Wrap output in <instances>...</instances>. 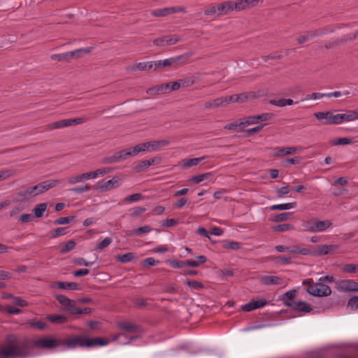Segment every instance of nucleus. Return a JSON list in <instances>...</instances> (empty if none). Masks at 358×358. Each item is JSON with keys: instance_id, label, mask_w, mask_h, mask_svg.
<instances>
[{"instance_id": "obj_31", "label": "nucleus", "mask_w": 358, "mask_h": 358, "mask_svg": "<svg viewBox=\"0 0 358 358\" xmlns=\"http://www.w3.org/2000/svg\"><path fill=\"white\" fill-rule=\"evenodd\" d=\"M87 348H91L95 345L103 346L108 343V341L101 338H87Z\"/></svg>"}, {"instance_id": "obj_63", "label": "nucleus", "mask_w": 358, "mask_h": 358, "mask_svg": "<svg viewBox=\"0 0 358 358\" xmlns=\"http://www.w3.org/2000/svg\"><path fill=\"white\" fill-rule=\"evenodd\" d=\"M217 4H212L208 8L204 10V14L207 15H212L217 14L218 15V10H217Z\"/></svg>"}, {"instance_id": "obj_16", "label": "nucleus", "mask_w": 358, "mask_h": 358, "mask_svg": "<svg viewBox=\"0 0 358 358\" xmlns=\"http://www.w3.org/2000/svg\"><path fill=\"white\" fill-rule=\"evenodd\" d=\"M180 38L177 35H167L162 38H157L153 41L157 46H167L177 43Z\"/></svg>"}, {"instance_id": "obj_44", "label": "nucleus", "mask_w": 358, "mask_h": 358, "mask_svg": "<svg viewBox=\"0 0 358 358\" xmlns=\"http://www.w3.org/2000/svg\"><path fill=\"white\" fill-rule=\"evenodd\" d=\"M47 208V203H43L37 205L33 210L36 217H41Z\"/></svg>"}, {"instance_id": "obj_55", "label": "nucleus", "mask_w": 358, "mask_h": 358, "mask_svg": "<svg viewBox=\"0 0 358 358\" xmlns=\"http://www.w3.org/2000/svg\"><path fill=\"white\" fill-rule=\"evenodd\" d=\"M169 264L173 268H180L186 266L185 261L172 259L169 260Z\"/></svg>"}, {"instance_id": "obj_11", "label": "nucleus", "mask_w": 358, "mask_h": 358, "mask_svg": "<svg viewBox=\"0 0 358 358\" xmlns=\"http://www.w3.org/2000/svg\"><path fill=\"white\" fill-rule=\"evenodd\" d=\"M335 288L339 292H358V282L352 280H338Z\"/></svg>"}, {"instance_id": "obj_38", "label": "nucleus", "mask_w": 358, "mask_h": 358, "mask_svg": "<svg viewBox=\"0 0 358 358\" xmlns=\"http://www.w3.org/2000/svg\"><path fill=\"white\" fill-rule=\"evenodd\" d=\"M357 38H358V31L355 33H352V34H347V35L343 36L341 38L337 39L336 44L341 45V44L346 43L349 41L355 40Z\"/></svg>"}, {"instance_id": "obj_25", "label": "nucleus", "mask_w": 358, "mask_h": 358, "mask_svg": "<svg viewBox=\"0 0 358 358\" xmlns=\"http://www.w3.org/2000/svg\"><path fill=\"white\" fill-rule=\"evenodd\" d=\"M315 220L316 217H311L308 220H303L301 221L302 230L303 231L315 233Z\"/></svg>"}, {"instance_id": "obj_14", "label": "nucleus", "mask_w": 358, "mask_h": 358, "mask_svg": "<svg viewBox=\"0 0 358 358\" xmlns=\"http://www.w3.org/2000/svg\"><path fill=\"white\" fill-rule=\"evenodd\" d=\"M182 57L183 56H178L176 57H171L164 60L152 62L154 69L156 71L158 69H164L170 66L177 65Z\"/></svg>"}, {"instance_id": "obj_58", "label": "nucleus", "mask_w": 358, "mask_h": 358, "mask_svg": "<svg viewBox=\"0 0 358 358\" xmlns=\"http://www.w3.org/2000/svg\"><path fill=\"white\" fill-rule=\"evenodd\" d=\"M146 93L150 96L162 94V92H161L160 85L148 88L146 90Z\"/></svg>"}, {"instance_id": "obj_27", "label": "nucleus", "mask_w": 358, "mask_h": 358, "mask_svg": "<svg viewBox=\"0 0 358 358\" xmlns=\"http://www.w3.org/2000/svg\"><path fill=\"white\" fill-rule=\"evenodd\" d=\"M206 157H207L203 156L201 157L185 159L182 160V168L188 169L192 166H196Z\"/></svg>"}, {"instance_id": "obj_36", "label": "nucleus", "mask_w": 358, "mask_h": 358, "mask_svg": "<svg viewBox=\"0 0 358 358\" xmlns=\"http://www.w3.org/2000/svg\"><path fill=\"white\" fill-rule=\"evenodd\" d=\"M213 174L210 172L203 173L201 175L194 176L192 177V181L196 184H199L205 180H210L213 178Z\"/></svg>"}, {"instance_id": "obj_43", "label": "nucleus", "mask_w": 358, "mask_h": 358, "mask_svg": "<svg viewBox=\"0 0 358 358\" xmlns=\"http://www.w3.org/2000/svg\"><path fill=\"white\" fill-rule=\"evenodd\" d=\"M135 258V255L132 252H127L126 254L117 256L116 259L118 262L122 263H128Z\"/></svg>"}, {"instance_id": "obj_32", "label": "nucleus", "mask_w": 358, "mask_h": 358, "mask_svg": "<svg viewBox=\"0 0 358 358\" xmlns=\"http://www.w3.org/2000/svg\"><path fill=\"white\" fill-rule=\"evenodd\" d=\"M289 253L299 254L302 255H310L311 252L310 249L306 248H301L298 245H294L289 248Z\"/></svg>"}, {"instance_id": "obj_35", "label": "nucleus", "mask_w": 358, "mask_h": 358, "mask_svg": "<svg viewBox=\"0 0 358 358\" xmlns=\"http://www.w3.org/2000/svg\"><path fill=\"white\" fill-rule=\"evenodd\" d=\"M296 202L287 203H282V204H276V205L271 206L270 207V210H289V209L294 208L296 206Z\"/></svg>"}, {"instance_id": "obj_60", "label": "nucleus", "mask_w": 358, "mask_h": 358, "mask_svg": "<svg viewBox=\"0 0 358 358\" xmlns=\"http://www.w3.org/2000/svg\"><path fill=\"white\" fill-rule=\"evenodd\" d=\"M74 217H59L54 221V224L55 225H63L69 224L71 221L73 220Z\"/></svg>"}, {"instance_id": "obj_61", "label": "nucleus", "mask_w": 358, "mask_h": 358, "mask_svg": "<svg viewBox=\"0 0 358 358\" xmlns=\"http://www.w3.org/2000/svg\"><path fill=\"white\" fill-rule=\"evenodd\" d=\"M158 263H159V261H156L152 257H148V258L145 259L142 262V266H144V267L148 268L150 266H155V265H156Z\"/></svg>"}, {"instance_id": "obj_23", "label": "nucleus", "mask_w": 358, "mask_h": 358, "mask_svg": "<svg viewBox=\"0 0 358 358\" xmlns=\"http://www.w3.org/2000/svg\"><path fill=\"white\" fill-rule=\"evenodd\" d=\"M260 282L265 285H280L282 283V279L275 275H264L260 278Z\"/></svg>"}, {"instance_id": "obj_40", "label": "nucleus", "mask_w": 358, "mask_h": 358, "mask_svg": "<svg viewBox=\"0 0 358 358\" xmlns=\"http://www.w3.org/2000/svg\"><path fill=\"white\" fill-rule=\"evenodd\" d=\"M91 120L90 117H81L75 119H67L69 127L85 123Z\"/></svg>"}, {"instance_id": "obj_1", "label": "nucleus", "mask_w": 358, "mask_h": 358, "mask_svg": "<svg viewBox=\"0 0 358 358\" xmlns=\"http://www.w3.org/2000/svg\"><path fill=\"white\" fill-rule=\"evenodd\" d=\"M29 346L27 339H21L15 334L5 337V343L0 344V358H19L28 356Z\"/></svg>"}, {"instance_id": "obj_24", "label": "nucleus", "mask_w": 358, "mask_h": 358, "mask_svg": "<svg viewBox=\"0 0 358 358\" xmlns=\"http://www.w3.org/2000/svg\"><path fill=\"white\" fill-rule=\"evenodd\" d=\"M224 96L218 97L205 102L204 107L206 109L215 108L221 106H227Z\"/></svg>"}, {"instance_id": "obj_17", "label": "nucleus", "mask_w": 358, "mask_h": 358, "mask_svg": "<svg viewBox=\"0 0 358 358\" xmlns=\"http://www.w3.org/2000/svg\"><path fill=\"white\" fill-rule=\"evenodd\" d=\"M338 124L345 122H351L358 119V108L348 110L345 113H338Z\"/></svg>"}, {"instance_id": "obj_20", "label": "nucleus", "mask_w": 358, "mask_h": 358, "mask_svg": "<svg viewBox=\"0 0 358 358\" xmlns=\"http://www.w3.org/2000/svg\"><path fill=\"white\" fill-rule=\"evenodd\" d=\"M287 307H289L294 310L303 312L304 313H310L313 310L309 304L303 301H295L294 303L287 304Z\"/></svg>"}, {"instance_id": "obj_53", "label": "nucleus", "mask_w": 358, "mask_h": 358, "mask_svg": "<svg viewBox=\"0 0 358 358\" xmlns=\"http://www.w3.org/2000/svg\"><path fill=\"white\" fill-rule=\"evenodd\" d=\"M273 229L275 231L283 232L293 229V226L290 224H282L275 226Z\"/></svg>"}, {"instance_id": "obj_57", "label": "nucleus", "mask_w": 358, "mask_h": 358, "mask_svg": "<svg viewBox=\"0 0 358 358\" xmlns=\"http://www.w3.org/2000/svg\"><path fill=\"white\" fill-rule=\"evenodd\" d=\"M355 141H353L352 138H338L336 141L333 142V144L335 145H348L353 143Z\"/></svg>"}, {"instance_id": "obj_49", "label": "nucleus", "mask_w": 358, "mask_h": 358, "mask_svg": "<svg viewBox=\"0 0 358 358\" xmlns=\"http://www.w3.org/2000/svg\"><path fill=\"white\" fill-rule=\"evenodd\" d=\"M342 271L347 273H355L358 271V265L353 264H345L342 268Z\"/></svg>"}, {"instance_id": "obj_22", "label": "nucleus", "mask_w": 358, "mask_h": 358, "mask_svg": "<svg viewBox=\"0 0 358 358\" xmlns=\"http://www.w3.org/2000/svg\"><path fill=\"white\" fill-rule=\"evenodd\" d=\"M217 5V10H218L219 16L227 15L234 10V2L232 1H224Z\"/></svg>"}, {"instance_id": "obj_8", "label": "nucleus", "mask_w": 358, "mask_h": 358, "mask_svg": "<svg viewBox=\"0 0 358 358\" xmlns=\"http://www.w3.org/2000/svg\"><path fill=\"white\" fill-rule=\"evenodd\" d=\"M57 300L59 303L63 306L66 310L72 315L78 314L80 308L77 307L76 303L78 302L73 300H71L68 297L62 294H58L56 296Z\"/></svg>"}, {"instance_id": "obj_62", "label": "nucleus", "mask_w": 358, "mask_h": 358, "mask_svg": "<svg viewBox=\"0 0 358 358\" xmlns=\"http://www.w3.org/2000/svg\"><path fill=\"white\" fill-rule=\"evenodd\" d=\"M247 8H249V7H248L246 0H241L236 3H234V10L236 9L238 10H241L245 9Z\"/></svg>"}, {"instance_id": "obj_41", "label": "nucleus", "mask_w": 358, "mask_h": 358, "mask_svg": "<svg viewBox=\"0 0 358 358\" xmlns=\"http://www.w3.org/2000/svg\"><path fill=\"white\" fill-rule=\"evenodd\" d=\"M185 284L193 290H200L204 287L202 282L194 280H187Z\"/></svg>"}, {"instance_id": "obj_21", "label": "nucleus", "mask_w": 358, "mask_h": 358, "mask_svg": "<svg viewBox=\"0 0 358 358\" xmlns=\"http://www.w3.org/2000/svg\"><path fill=\"white\" fill-rule=\"evenodd\" d=\"M117 327L129 333H139L141 330V327L139 325L129 322H120L117 323Z\"/></svg>"}, {"instance_id": "obj_42", "label": "nucleus", "mask_w": 358, "mask_h": 358, "mask_svg": "<svg viewBox=\"0 0 358 358\" xmlns=\"http://www.w3.org/2000/svg\"><path fill=\"white\" fill-rule=\"evenodd\" d=\"M178 82L180 84V88L182 87H187L194 85L196 82V80L194 77L191 76L180 79L178 80Z\"/></svg>"}, {"instance_id": "obj_18", "label": "nucleus", "mask_w": 358, "mask_h": 358, "mask_svg": "<svg viewBox=\"0 0 358 358\" xmlns=\"http://www.w3.org/2000/svg\"><path fill=\"white\" fill-rule=\"evenodd\" d=\"M126 159V157L124 155V151L120 150L115 152L113 155L103 157L101 160V163L103 164H108L113 163H117L122 160Z\"/></svg>"}, {"instance_id": "obj_9", "label": "nucleus", "mask_w": 358, "mask_h": 358, "mask_svg": "<svg viewBox=\"0 0 358 358\" xmlns=\"http://www.w3.org/2000/svg\"><path fill=\"white\" fill-rule=\"evenodd\" d=\"M61 345L62 341L51 337H43L34 342V345L38 348L53 349Z\"/></svg>"}, {"instance_id": "obj_6", "label": "nucleus", "mask_w": 358, "mask_h": 358, "mask_svg": "<svg viewBox=\"0 0 358 358\" xmlns=\"http://www.w3.org/2000/svg\"><path fill=\"white\" fill-rule=\"evenodd\" d=\"M314 116L322 124H338V114H334L331 111L317 112Z\"/></svg>"}, {"instance_id": "obj_15", "label": "nucleus", "mask_w": 358, "mask_h": 358, "mask_svg": "<svg viewBox=\"0 0 358 358\" xmlns=\"http://www.w3.org/2000/svg\"><path fill=\"white\" fill-rule=\"evenodd\" d=\"M338 248L336 245H320L315 249H310V255L313 256L326 255L331 253Z\"/></svg>"}, {"instance_id": "obj_26", "label": "nucleus", "mask_w": 358, "mask_h": 358, "mask_svg": "<svg viewBox=\"0 0 358 358\" xmlns=\"http://www.w3.org/2000/svg\"><path fill=\"white\" fill-rule=\"evenodd\" d=\"M332 222L329 220H320L316 218L315 220V233L326 231L332 226Z\"/></svg>"}, {"instance_id": "obj_56", "label": "nucleus", "mask_w": 358, "mask_h": 358, "mask_svg": "<svg viewBox=\"0 0 358 358\" xmlns=\"http://www.w3.org/2000/svg\"><path fill=\"white\" fill-rule=\"evenodd\" d=\"M90 190V186L89 185H80L75 187L71 189V191L76 193V194H82L84 192H87Z\"/></svg>"}, {"instance_id": "obj_28", "label": "nucleus", "mask_w": 358, "mask_h": 358, "mask_svg": "<svg viewBox=\"0 0 358 358\" xmlns=\"http://www.w3.org/2000/svg\"><path fill=\"white\" fill-rule=\"evenodd\" d=\"M67 127H69L67 119H64L45 125V129L50 131Z\"/></svg>"}, {"instance_id": "obj_3", "label": "nucleus", "mask_w": 358, "mask_h": 358, "mask_svg": "<svg viewBox=\"0 0 358 358\" xmlns=\"http://www.w3.org/2000/svg\"><path fill=\"white\" fill-rule=\"evenodd\" d=\"M312 279H306L303 280V285H308L306 291L311 295L315 296H328L331 294V288L324 283L320 282L312 283Z\"/></svg>"}, {"instance_id": "obj_12", "label": "nucleus", "mask_w": 358, "mask_h": 358, "mask_svg": "<svg viewBox=\"0 0 358 358\" xmlns=\"http://www.w3.org/2000/svg\"><path fill=\"white\" fill-rule=\"evenodd\" d=\"M273 152L272 153V157L275 158H280L286 155H294L298 152H300L303 150V148L299 147H276L273 149Z\"/></svg>"}, {"instance_id": "obj_37", "label": "nucleus", "mask_w": 358, "mask_h": 358, "mask_svg": "<svg viewBox=\"0 0 358 358\" xmlns=\"http://www.w3.org/2000/svg\"><path fill=\"white\" fill-rule=\"evenodd\" d=\"M123 151L126 159H127L129 157L136 155L139 152H142L139 145H137L134 147H131L126 150H123Z\"/></svg>"}, {"instance_id": "obj_30", "label": "nucleus", "mask_w": 358, "mask_h": 358, "mask_svg": "<svg viewBox=\"0 0 358 358\" xmlns=\"http://www.w3.org/2000/svg\"><path fill=\"white\" fill-rule=\"evenodd\" d=\"M112 171L111 168L99 169L94 171L87 172L89 179L96 178L99 176H103Z\"/></svg>"}, {"instance_id": "obj_29", "label": "nucleus", "mask_w": 358, "mask_h": 358, "mask_svg": "<svg viewBox=\"0 0 358 358\" xmlns=\"http://www.w3.org/2000/svg\"><path fill=\"white\" fill-rule=\"evenodd\" d=\"M84 180H90L87 172L79 175L71 176L67 178V182L69 185H74Z\"/></svg>"}, {"instance_id": "obj_33", "label": "nucleus", "mask_w": 358, "mask_h": 358, "mask_svg": "<svg viewBox=\"0 0 358 358\" xmlns=\"http://www.w3.org/2000/svg\"><path fill=\"white\" fill-rule=\"evenodd\" d=\"M57 286L59 289H72V290H78L80 289V286L76 282H57Z\"/></svg>"}, {"instance_id": "obj_54", "label": "nucleus", "mask_w": 358, "mask_h": 358, "mask_svg": "<svg viewBox=\"0 0 358 358\" xmlns=\"http://www.w3.org/2000/svg\"><path fill=\"white\" fill-rule=\"evenodd\" d=\"M76 246V242L73 240L69 241L64 246L61 248L60 252L62 253H66L74 248Z\"/></svg>"}, {"instance_id": "obj_48", "label": "nucleus", "mask_w": 358, "mask_h": 358, "mask_svg": "<svg viewBox=\"0 0 358 358\" xmlns=\"http://www.w3.org/2000/svg\"><path fill=\"white\" fill-rule=\"evenodd\" d=\"M48 320L52 323L57 324H63L67 322L66 317L60 315H50L48 317Z\"/></svg>"}, {"instance_id": "obj_5", "label": "nucleus", "mask_w": 358, "mask_h": 358, "mask_svg": "<svg viewBox=\"0 0 358 358\" xmlns=\"http://www.w3.org/2000/svg\"><path fill=\"white\" fill-rule=\"evenodd\" d=\"M91 50L92 48H81L62 54H54L50 56V58L58 62L69 61L72 58H80L83 56V53H90Z\"/></svg>"}, {"instance_id": "obj_2", "label": "nucleus", "mask_w": 358, "mask_h": 358, "mask_svg": "<svg viewBox=\"0 0 358 358\" xmlns=\"http://www.w3.org/2000/svg\"><path fill=\"white\" fill-rule=\"evenodd\" d=\"M60 182V180H45L37 184L35 186L28 187L25 189H21L18 192V196L24 199H29L38 194H41L51 188L55 187Z\"/></svg>"}, {"instance_id": "obj_45", "label": "nucleus", "mask_w": 358, "mask_h": 358, "mask_svg": "<svg viewBox=\"0 0 358 358\" xmlns=\"http://www.w3.org/2000/svg\"><path fill=\"white\" fill-rule=\"evenodd\" d=\"M292 215V213L290 212H286V213H282L278 215H276L273 218V221L275 222H280L288 220L290 219V217Z\"/></svg>"}, {"instance_id": "obj_64", "label": "nucleus", "mask_w": 358, "mask_h": 358, "mask_svg": "<svg viewBox=\"0 0 358 358\" xmlns=\"http://www.w3.org/2000/svg\"><path fill=\"white\" fill-rule=\"evenodd\" d=\"M348 306L352 309L358 308V296H353L348 301Z\"/></svg>"}, {"instance_id": "obj_19", "label": "nucleus", "mask_w": 358, "mask_h": 358, "mask_svg": "<svg viewBox=\"0 0 358 358\" xmlns=\"http://www.w3.org/2000/svg\"><path fill=\"white\" fill-rule=\"evenodd\" d=\"M153 67L152 62H138L134 64L133 65L128 66L127 67V71L129 72L136 71H148Z\"/></svg>"}, {"instance_id": "obj_46", "label": "nucleus", "mask_w": 358, "mask_h": 358, "mask_svg": "<svg viewBox=\"0 0 358 358\" xmlns=\"http://www.w3.org/2000/svg\"><path fill=\"white\" fill-rule=\"evenodd\" d=\"M150 167L147 160H141L138 162L134 166V170L136 173L142 172Z\"/></svg>"}, {"instance_id": "obj_47", "label": "nucleus", "mask_w": 358, "mask_h": 358, "mask_svg": "<svg viewBox=\"0 0 358 358\" xmlns=\"http://www.w3.org/2000/svg\"><path fill=\"white\" fill-rule=\"evenodd\" d=\"M118 186V180L113 178L111 180L106 182L103 185H101V188L104 190H109L115 187Z\"/></svg>"}, {"instance_id": "obj_13", "label": "nucleus", "mask_w": 358, "mask_h": 358, "mask_svg": "<svg viewBox=\"0 0 358 358\" xmlns=\"http://www.w3.org/2000/svg\"><path fill=\"white\" fill-rule=\"evenodd\" d=\"M87 337L84 336H75L62 341V345H65L69 348H76L77 347L87 348Z\"/></svg>"}, {"instance_id": "obj_52", "label": "nucleus", "mask_w": 358, "mask_h": 358, "mask_svg": "<svg viewBox=\"0 0 358 358\" xmlns=\"http://www.w3.org/2000/svg\"><path fill=\"white\" fill-rule=\"evenodd\" d=\"M66 230H67V228H66V227L57 228L56 229L50 231L51 237L55 238L59 237L60 236L65 235L67 232Z\"/></svg>"}, {"instance_id": "obj_4", "label": "nucleus", "mask_w": 358, "mask_h": 358, "mask_svg": "<svg viewBox=\"0 0 358 358\" xmlns=\"http://www.w3.org/2000/svg\"><path fill=\"white\" fill-rule=\"evenodd\" d=\"M335 29L336 28L332 26H326L324 27L319 28L313 31H307L306 34L297 37L296 40L299 43H303L315 37L334 32Z\"/></svg>"}, {"instance_id": "obj_39", "label": "nucleus", "mask_w": 358, "mask_h": 358, "mask_svg": "<svg viewBox=\"0 0 358 358\" xmlns=\"http://www.w3.org/2000/svg\"><path fill=\"white\" fill-rule=\"evenodd\" d=\"M27 324L33 327L34 329H38V330H43L46 327V324L41 320H37L36 319L31 320L27 322Z\"/></svg>"}, {"instance_id": "obj_51", "label": "nucleus", "mask_w": 358, "mask_h": 358, "mask_svg": "<svg viewBox=\"0 0 358 358\" xmlns=\"http://www.w3.org/2000/svg\"><path fill=\"white\" fill-rule=\"evenodd\" d=\"M241 122H244L243 118H241L234 122L227 124L224 126V129L229 130H235L238 127H245V124H241Z\"/></svg>"}, {"instance_id": "obj_50", "label": "nucleus", "mask_w": 358, "mask_h": 358, "mask_svg": "<svg viewBox=\"0 0 358 358\" xmlns=\"http://www.w3.org/2000/svg\"><path fill=\"white\" fill-rule=\"evenodd\" d=\"M16 173L15 170L6 169L0 171V181L5 180Z\"/></svg>"}, {"instance_id": "obj_59", "label": "nucleus", "mask_w": 358, "mask_h": 358, "mask_svg": "<svg viewBox=\"0 0 358 358\" xmlns=\"http://www.w3.org/2000/svg\"><path fill=\"white\" fill-rule=\"evenodd\" d=\"M111 243H112V238H109V237H106L97 245L96 249H97V250L101 251V250H103L104 248H106V247H108Z\"/></svg>"}, {"instance_id": "obj_7", "label": "nucleus", "mask_w": 358, "mask_h": 358, "mask_svg": "<svg viewBox=\"0 0 358 358\" xmlns=\"http://www.w3.org/2000/svg\"><path fill=\"white\" fill-rule=\"evenodd\" d=\"M176 13H186V8L184 6L166 7L153 10L151 15L157 17H164Z\"/></svg>"}, {"instance_id": "obj_10", "label": "nucleus", "mask_w": 358, "mask_h": 358, "mask_svg": "<svg viewBox=\"0 0 358 358\" xmlns=\"http://www.w3.org/2000/svg\"><path fill=\"white\" fill-rule=\"evenodd\" d=\"M274 117V114L271 113H265L256 115H251L246 117H243L244 122H241V124H245L248 127L251 124H255L260 122H266L271 120Z\"/></svg>"}, {"instance_id": "obj_34", "label": "nucleus", "mask_w": 358, "mask_h": 358, "mask_svg": "<svg viewBox=\"0 0 358 358\" xmlns=\"http://www.w3.org/2000/svg\"><path fill=\"white\" fill-rule=\"evenodd\" d=\"M296 295V291L295 289L289 290L285 293L283 296V303L287 306V304L294 303V299Z\"/></svg>"}]
</instances>
